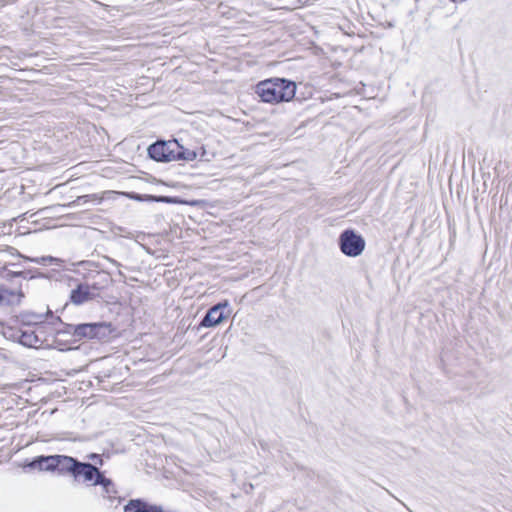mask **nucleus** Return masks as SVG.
I'll list each match as a JSON object with an SVG mask.
<instances>
[{
	"label": "nucleus",
	"mask_w": 512,
	"mask_h": 512,
	"mask_svg": "<svg viewBox=\"0 0 512 512\" xmlns=\"http://www.w3.org/2000/svg\"><path fill=\"white\" fill-rule=\"evenodd\" d=\"M176 139L163 140L158 139L147 148L148 157L159 163H169L175 161Z\"/></svg>",
	"instance_id": "0eeeda50"
},
{
	"label": "nucleus",
	"mask_w": 512,
	"mask_h": 512,
	"mask_svg": "<svg viewBox=\"0 0 512 512\" xmlns=\"http://www.w3.org/2000/svg\"><path fill=\"white\" fill-rule=\"evenodd\" d=\"M48 317L51 319L48 324L54 326V328L58 327L57 322L53 319L56 316H53L49 309L45 314L35 313L32 311H21L15 316V322L23 326H36L37 331H41L44 329Z\"/></svg>",
	"instance_id": "6e6552de"
},
{
	"label": "nucleus",
	"mask_w": 512,
	"mask_h": 512,
	"mask_svg": "<svg viewBox=\"0 0 512 512\" xmlns=\"http://www.w3.org/2000/svg\"><path fill=\"white\" fill-rule=\"evenodd\" d=\"M22 467L59 476H70L75 482H83L90 467L78 458L65 454L37 455L26 459Z\"/></svg>",
	"instance_id": "f257e3e1"
},
{
	"label": "nucleus",
	"mask_w": 512,
	"mask_h": 512,
	"mask_svg": "<svg viewBox=\"0 0 512 512\" xmlns=\"http://www.w3.org/2000/svg\"><path fill=\"white\" fill-rule=\"evenodd\" d=\"M9 250H10L11 254H13V255L16 254L18 257L22 258L24 261L32 262V260L35 258V257H29V256L21 254L17 249H15L13 247H9Z\"/></svg>",
	"instance_id": "aec40b11"
},
{
	"label": "nucleus",
	"mask_w": 512,
	"mask_h": 512,
	"mask_svg": "<svg viewBox=\"0 0 512 512\" xmlns=\"http://www.w3.org/2000/svg\"><path fill=\"white\" fill-rule=\"evenodd\" d=\"M23 297L24 293L22 292V290H18L16 292L14 290H10L3 286H0V305H19Z\"/></svg>",
	"instance_id": "ddd939ff"
},
{
	"label": "nucleus",
	"mask_w": 512,
	"mask_h": 512,
	"mask_svg": "<svg viewBox=\"0 0 512 512\" xmlns=\"http://www.w3.org/2000/svg\"><path fill=\"white\" fill-rule=\"evenodd\" d=\"M413 230V222L410 224V227L408 229V234H411Z\"/></svg>",
	"instance_id": "b1692460"
},
{
	"label": "nucleus",
	"mask_w": 512,
	"mask_h": 512,
	"mask_svg": "<svg viewBox=\"0 0 512 512\" xmlns=\"http://www.w3.org/2000/svg\"><path fill=\"white\" fill-rule=\"evenodd\" d=\"M103 201V197L100 194L93 193V194H86L78 196L75 200L69 202L66 204V207L69 208H75L81 205H85L88 203L92 204H100Z\"/></svg>",
	"instance_id": "dca6fc26"
},
{
	"label": "nucleus",
	"mask_w": 512,
	"mask_h": 512,
	"mask_svg": "<svg viewBox=\"0 0 512 512\" xmlns=\"http://www.w3.org/2000/svg\"><path fill=\"white\" fill-rule=\"evenodd\" d=\"M127 199L129 200H133V201H137V202H141L142 201V194L141 193H137V192H134V191H126V192H123L122 193Z\"/></svg>",
	"instance_id": "6ab92c4d"
},
{
	"label": "nucleus",
	"mask_w": 512,
	"mask_h": 512,
	"mask_svg": "<svg viewBox=\"0 0 512 512\" xmlns=\"http://www.w3.org/2000/svg\"><path fill=\"white\" fill-rule=\"evenodd\" d=\"M32 263L42 265V266H47V265H52V264L60 266L63 263V260L49 255V256L35 257L32 260Z\"/></svg>",
	"instance_id": "a211bd4d"
},
{
	"label": "nucleus",
	"mask_w": 512,
	"mask_h": 512,
	"mask_svg": "<svg viewBox=\"0 0 512 512\" xmlns=\"http://www.w3.org/2000/svg\"><path fill=\"white\" fill-rule=\"evenodd\" d=\"M105 473L103 470H97L94 465H90L82 483L88 486H100L103 498H106L111 503L115 500L121 503L122 498L118 495L115 483L111 478L106 477Z\"/></svg>",
	"instance_id": "20e7f679"
},
{
	"label": "nucleus",
	"mask_w": 512,
	"mask_h": 512,
	"mask_svg": "<svg viewBox=\"0 0 512 512\" xmlns=\"http://www.w3.org/2000/svg\"><path fill=\"white\" fill-rule=\"evenodd\" d=\"M69 300L72 304L81 306L94 300V294L88 283L79 282L75 288L70 291Z\"/></svg>",
	"instance_id": "9d476101"
},
{
	"label": "nucleus",
	"mask_w": 512,
	"mask_h": 512,
	"mask_svg": "<svg viewBox=\"0 0 512 512\" xmlns=\"http://www.w3.org/2000/svg\"><path fill=\"white\" fill-rule=\"evenodd\" d=\"M10 265H12V266H19V264H17V263H11Z\"/></svg>",
	"instance_id": "393cba45"
},
{
	"label": "nucleus",
	"mask_w": 512,
	"mask_h": 512,
	"mask_svg": "<svg viewBox=\"0 0 512 512\" xmlns=\"http://www.w3.org/2000/svg\"><path fill=\"white\" fill-rule=\"evenodd\" d=\"M123 512H166L163 506L149 502L144 498L128 500L123 507Z\"/></svg>",
	"instance_id": "1a4fd4ad"
},
{
	"label": "nucleus",
	"mask_w": 512,
	"mask_h": 512,
	"mask_svg": "<svg viewBox=\"0 0 512 512\" xmlns=\"http://www.w3.org/2000/svg\"><path fill=\"white\" fill-rule=\"evenodd\" d=\"M198 158V152L193 148H187L176 139L175 161L192 162Z\"/></svg>",
	"instance_id": "4468645a"
},
{
	"label": "nucleus",
	"mask_w": 512,
	"mask_h": 512,
	"mask_svg": "<svg viewBox=\"0 0 512 512\" xmlns=\"http://www.w3.org/2000/svg\"><path fill=\"white\" fill-rule=\"evenodd\" d=\"M6 279L12 280L13 278H23L27 280L36 279V278H45V274H43L40 270L36 268L25 269L20 271H7Z\"/></svg>",
	"instance_id": "2eb2a0df"
},
{
	"label": "nucleus",
	"mask_w": 512,
	"mask_h": 512,
	"mask_svg": "<svg viewBox=\"0 0 512 512\" xmlns=\"http://www.w3.org/2000/svg\"><path fill=\"white\" fill-rule=\"evenodd\" d=\"M197 152H198V158L199 160H206L205 156H206V149L205 147L202 145V146H199V147H195L194 148Z\"/></svg>",
	"instance_id": "412c9836"
},
{
	"label": "nucleus",
	"mask_w": 512,
	"mask_h": 512,
	"mask_svg": "<svg viewBox=\"0 0 512 512\" xmlns=\"http://www.w3.org/2000/svg\"><path fill=\"white\" fill-rule=\"evenodd\" d=\"M105 259L117 267H119L121 265L118 261H116L108 256H106Z\"/></svg>",
	"instance_id": "5701e85b"
},
{
	"label": "nucleus",
	"mask_w": 512,
	"mask_h": 512,
	"mask_svg": "<svg viewBox=\"0 0 512 512\" xmlns=\"http://www.w3.org/2000/svg\"><path fill=\"white\" fill-rule=\"evenodd\" d=\"M58 327L54 328L57 336H69L70 341H100L106 342L117 334V327L111 322L96 321L77 324L64 323L60 317L53 318Z\"/></svg>",
	"instance_id": "f03ea898"
},
{
	"label": "nucleus",
	"mask_w": 512,
	"mask_h": 512,
	"mask_svg": "<svg viewBox=\"0 0 512 512\" xmlns=\"http://www.w3.org/2000/svg\"><path fill=\"white\" fill-rule=\"evenodd\" d=\"M88 461H82V463H85V464H89V465H94V467L97 469V470H101V468L104 466L105 464V459H109L110 458V454L109 453H102V454H98V453H88L85 457Z\"/></svg>",
	"instance_id": "f3484780"
},
{
	"label": "nucleus",
	"mask_w": 512,
	"mask_h": 512,
	"mask_svg": "<svg viewBox=\"0 0 512 512\" xmlns=\"http://www.w3.org/2000/svg\"><path fill=\"white\" fill-rule=\"evenodd\" d=\"M141 199H142L141 202H157V203H165V204H172V205L196 206L198 204L197 200H186L180 196L142 194Z\"/></svg>",
	"instance_id": "9b49d317"
},
{
	"label": "nucleus",
	"mask_w": 512,
	"mask_h": 512,
	"mask_svg": "<svg viewBox=\"0 0 512 512\" xmlns=\"http://www.w3.org/2000/svg\"><path fill=\"white\" fill-rule=\"evenodd\" d=\"M17 342L25 347H36L43 344L44 339L40 338L36 330H22L16 332Z\"/></svg>",
	"instance_id": "f8f14e48"
},
{
	"label": "nucleus",
	"mask_w": 512,
	"mask_h": 512,
	"mask_svg": "<svg viewBox=\"0 0 512 512\" xmlns=\"http://www.w3.org/2000/svg\"><path fill=\"white\" fill-rule=\"evenodd\" d=\"M340 251L347 257L360 256L366 246L364 237L352 228L343 230L338 237Z\"/></svg>",
	"instance_id": "39448f33"
},
{
	"label": "nucleus",
	"mask_w": 512,
	"mask_h": 512,
	"mask_svg": "<svg viewBox=\"0 0 512 512\" xmlns=\"http://www.w3.org/2000/svg\"><path fill=\"white\" fill-rule=\"evenodd\" d=\"M297 91L295 81L284 77H271L259 81L255 94L260 101L268 104H280L294 99Z\"/></svg>",
	"instance_id": "7ed1b4c3"
},
{
	"label": "nucleus",
	"mask_w": 512,
	"mask_h": 512,
	"mask_svg": "<svg viewBox=\"0 0 512 512\" xmlns=\"http://www.w3.org/2000/svg\"><path fill=\"white\" fill-rule=\"evenodd\" d=\"M89 287L91 288V290L93 291V294H94V299L99 296V291L101 290V286L98 284V283H92V284H89Z\"/></svg>",
	"instance_id": "4be33fe9"
},
{
	"label": "nucleus",
	"mask_w": 512,
	"mask_h": 512,
	"mask_svg": "<svg viewBox=\"0 0 512 512\" xmlns=\"http://www.w3.org/2000/svg\"><path fill=\"white\" fill-rule=\"evenodd\" d=\"M231 312L229 301L227 299L222 300L206 311L200 323L194 329L200 331L201 328L216 327L225 321Z\"/></svg>",
	"instance_id": "423d86ee"
}]
</instances>
